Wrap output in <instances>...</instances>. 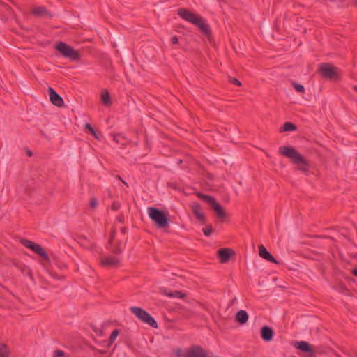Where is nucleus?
Listing matches in <instances>:
<instances>
[{
    "instance_id": "473e14b6",
    "label": "nucleus",
    "mask_w": 357,
    "mask_h": 357,
    "mask_svg": "<svg viewBox=\"0 0 357 357\" xmlns=\"http://www.w3.org/2000/svg\"><path fill=\"white\" fill-rule=\"evenodd\" d=\"M97 205V199L95 197H92L90 201V206L92 208H95Z\"/></svg>"
},
{
    "instance_id": "4be33fe9",
    "label": "nucleus",
    "mask_w": 357,
    "mask_h": 357,
    "mask_svg": "<svg viewBox=\"0 0 357 357\" xmlns=\"http://www.w3.org/2000/svg\"><path fill=\"white\" fill-rule=\"evenodd\" d=\"M14 239L15 240L16 243H20L23 245H40L39 244L34 243L33 241L19 236L15 237Z\"/></svg>"
},
{
    "instance_id": "bb28decb",
    "label": "nucleus",
    "mask_w": 357,
    "mask_h": 357,
    "mask_svg": "<svg viewBox=\"0 0 357 357\" xmlns=\"http://www.w3.org/2000/svg\"><path fill=\"white\" fill-rule=\"evenodd\" d=\"M119 331L118 329H114L111 335H110V337L109 338V344L111 345L112 344L114 343V342L115 341V340L116 339L117 336L119 335Z\"/></svg>"
},
{
    "instance_id": "58836bf2",
    "label": "nucleus",
    "mask_w": 357,
    "mask_h": 357,
    "mask_svg": "<svg viewBox=\"0 0 357 357\" xmlns=\"http://www.w3.org/2000/svg\"><path fill=\"white\" fill-rule=\"evenodd\" d=\"M112 252H113L114 254H120V253H121V252H122V250H121L120 248L117 247V248H116L115 250H114Z\"/></svg>"
},
{
    "instance_id": "f257e3e1",
    "label": "nucleus",
    "mask_w": 357,
    "mask_h": 357,
    "mask_svg": "<svg viewBox=\"0 0 357 357\" xmlns=\"http://www.w3.org/2000/svg\"><path fill=\"white\" fill-rule=\"evenodd\" d=\"M178 14L183 20L197 26L202 33L206 36L210 43L213 42V33L209 25L204 22V20L201 16L184 8H179Z\"/></svg>"
},
{
    "instance_id": "b1692460",
    "label": "nucleus",
    "mask_w": 357,
    "mask_h": 357,
    "mask_svg": "<svg viewBox=\"0 0 357 357\" xmlns=\"http://www.w3.org/2000/svg\"><path fill=\"white\" fill-rule=\"evenodd\" d=\"M313 237L324 239L326 241L324 243L326 244L333 245L337 243V241L334 238L330 237L328 236H314Z\"/></svg>"
},
{
    "instance_id": "423d86ee",
    "label": "nucleus",
    "mask_w": 357,
    "mask_h": 357,
    "mask_svg": "<svg viewBox=\"0 0 357 357\" xmlns=\"http://www.w3.org/2000/svg\"><path fill=\"white\" fill-rule=\"evenodd\" d=\"M174 353L176 357H208L206 351L199 345H192L185 349L178 348Z\"/></svg>"
},
{
    "instance_id": "e433bc0d",
    "label": "nucleus",
    "mask_w": 357,
    "mask_h": 357,
    "mask_svg": "<svg viewBox=\"0 0 357 357\" xmlns=\"http://www.w3.org/2000/svg\"><path fill=\"white\" fill-rule=\"evenodd\" d=\"M167 185L173 189L177 188V184L176 183H168Z\"/></svg>"
},
{
    "instance_id": "f03ea898",
    "label": "nucleus",
    "mask_w": 357,
    "mask_h": 357,
    "mask_svg": "<svg viewBox=\"0 0 357 357\" xmlns=\"http://www.w3.org/2000/svg\"><path fill=\"white\" fill-rule=\"evenodd\" d=\"M279 154L289 158L291 161L297 165V168L299 171L302 172L305 174H308L310 164L305 160V158L297 150L291 146H283L279 147Z\"/></svg>"
},
{
    "instance_id": "5701e85b",
    "label": "nucleus",
    "mask_w": 357,
    "mask_h": 357,
    "mask_svg": "<svg viewBox=\"0 0 357 357\" xmlns=\"http://www.w3.org/2000/svg\"><path fill=\"white\" fill-rule=\"evenodd\" d=\"M191 209H192V213L195 216H197V215H199V213L202 212L201 204L197 202H195L192 203V204L191 206Z\"/></svg>"
},
{
    "instance_id": "72a5a7b5",
    "label": "nucleus",
    "mask_w": 357,
    "mask_h": 357,
    "mask_svg": "<svg viewBox=\"0 0 357 357\" xmlns=\"http://www.w3.org/2000/svg\"><path fill=\"white\" fill-rule=\"evenodd\" d=\"M171 43L173 45H176L178 43V38L176 36H174L171 38Z\"/></svg>"
},
{
    "instance_id": "39448f33",
    "label": "nucleus",
    "mask_w": 357,
    "mask_h": 357,
    "mask_svg": "<svg viewBox=\"0 0 357 357\" xmlns=\"http://www.w3.org/2000/svg\"><path fill=\"white\" fill-rule=\"evenodd\" d=\"M197 196L211 206L212 210L218 218L224 220V219L227 218V213L225 208L213 196L205 195L200 192L197 193Z\"/></svg>"
},
{
    "instance_id": "37998d69",
    "label": "nucleus",
    "mask_w": 357,
    "mask_h": 357,
    "mask_svg": "<svg viewBox=\"0 0 357 357\" xmlns=\"http://www.w3.org/2000/svg\"><path fill=\"white\" fill-rule=\"evenodd\" d=\"M183 162V160L181 159H178V161H177V163L178 165L181 164Z\"/></svg>"
},
{
    "instance_id": "7ed1b4c3",
    "label": "nucleus",
    "mask_w": 357,
    "mask_h": 357,
    "mask_svg": "<svg viewBox=\"0 0 357 357\" xmlns=\"http://www.w3.org/2000/svg\"><path fill=\"white\" fill-rule=\"evenodd\" d=\"M148 214L157 227L166 228L169 227V218L167 213L158 208L151 206L148 208Z\"/></svg>"
},
{
    "instance_id": "1a4fd4ad",
    "label": "nucleus",
    "mask_w": 357,
    "mask_h": 357,
    "mask_svg": "<svg viewBox=\"0 0 357 357\" xmlns=\"http://www.w3.org/2000/svg\"><path fill=\"white\" fill-rule=\"evenodd\" d=\"M41 176L40 170L38 168H32L27 178L24 181V187L25 190L31 194L36 188V184L40 180Z\"/></svg>"
},
{
    "instance_id": "c85d7f7f",
    "label": "nucleus",
    "mask_w": 357,
    "mask_h": 357,
    "mask_svg": "<svg viewBox=\"0 0 357 357\" xmlns=\"http://www.w3.org/2000/svg\"><path fill=\"white\" fill-rule=\"evenodd\" d=\"M195 217L202 225H205L206 223V218L202 212L199 213V215H197Z\"/></svg>"
},
{
    "instance_id": "ddd939ff",
    "label": "nucleus",
    "mask_w": 357,
    "mask_h": 357,
    "mask_svg": "<svg viewBox=\"0 0 357 357\" xmlns=\"http://www.w3.org/2000/svg\"><path fill=\"white\" fill-rule=\"evenodd\" d=\"M295 347L303 352L308 354L310 356L315 354V351L313 347L310 344L307 342L300 341L296 342L294 344Z\"/></svg>"
},
{
    "instance_id": "9d476101",
    "label": "nucleus",
    "mask_w": 357,
    "mask_h": 357,
    "mask_svg": "<svg viewBox=\"0 0 357 357\" xmlns=\"http://www.w3.org/2000/svg\"><path fill=\"white\" fill-rule=\"evenodd\" d=\"M217 256L222 264H225L235 258L236 252L233 249L224 248L217 251Z\"/></svg>"
},
{
    "instance_id": "aec40b11",
    "label": "nucleus",
    "mask_w": 357,
    "mask_h": 357,
    "mask_svg": "<svg viewBox=\"0 0 357 357\" xmlns=\"http://www.w3.org/2000/svg\"><path fill=\"white\" fill-rule=\"evenodd\" d=\"M297 126L294 123L287 121L285 122L282 126L280 128V132H292L296 131L297 130Z\"/></svg>"
},
{
    "instance_id": "a878e982",
    "label": "nucleus",
    "mask_w": 357,
    "mask_h": 357,
    "mask_svg": "<svg viewBox=\"0 0 357 357\" xmlns=\"http://www.w3.org/2000/svg\"><path fill=\"white\" fill-rule=\"evenodd\" d=\"M166 295L170 298H183L185 296V294L179 291H174L170 294H166Z\"/></svg>"
},
{
    "instance_id": "0eeeda50",
    "label": "nucleus",
    "mask_w": 357,
    "mask_h": 357,
    "mask_svg": "<svg viewBox=\"0 0 357 357\" xmlns=\"http://www.w3.org/2000/svg\"><path fill=\"white\" fill-rule=\"evenodd\" d=\"M130 311L143 323L148 324L153 328L158 327L155 319L145 310L139 307L132 306L130 307Z\"/></svg>"
},
{
    "instance_id": "a19ab883",
    "label": "nucleus",
    "mask_w": 357,
    "mask_h": 357,
    "mask_svg": "<svg viewBox=\"0 0 357 357\" xmlns=\"http://www.w3.org/2000/svg\"><path fill=\"white\" fill-rule=\"evenodd\" d=\"M352 273L353 274L357 277V268H354L353 271H352Z\"/></svg>"
},
{
    "instance_id": "dca6fc26",
    "label": "nucleus",
    "mask_w": 357,
    "mask_h": 357,
    "mask_svg": "<svg viewBox=\"0 0 357 357\" xmlns=\"http://www.w3.org/2000/svg\"><path fill=\"white\" fill-rule=\"evenodd\" d=\"M31 14L37 17H52L50 12L45 6H36L31 9Z\"/></svg>"
},
{
    "instance_id": "a211bd4d",
    "label": "nucleus",
    "mask_w": 357,
    "mask_h": 357,
    "mask_svg": "<svg viewBox=\"0 0 357 357\" xmlns=\"http://www.w3.org/2000/svg\"><path fill=\"white\" fill-rule=\"evenodd\" d=\"M29 248L30 249H31L35 253H36L39 256H40L42 258V260L43 261H45L47 263L50 262V257L43 247H29Z\"/></svg>"
},
{
    "instance_id": "c756f323",
    "label": "nucleus",
    "mask_w": 357,
    "mask_h": 357,
    "mask_svg": "<svg viewBox=\"0 0 357 357\" xmlns=\"http://www.w3.org/2000/svg\"><path fill=\"white\" fill-rule=\"evenodd\" d=\"M293 86H294V88L295 89V90L297 92H299V93H304L305 92V88H304V86L303 85H301L300 84H297V83H294Z\"/></svg>"
},
{
    "instance_id": "9b49d317",
    "label": "nucleus",
    "mask_w": 357,
    "mask_h": 357,
    "mask_svg": "<svg viewBox=\"0 0 357 357\" xmlns=\"http://www.w3.org/2000/svg\"><path fill=\"white\" fill-rule=\"evenodd\" d=\"M47 91L52 104L59 107L64 106V102L62 97L59 95L52 87L49 86Z\"/></svg>"
},
{
    "instance_id": "4c0bfd02",
    "label": "nucleus",
    "mask_w": 357,
    "mask_h": 357,
    "mask_svg": "<svg viewBox=\"0 0 357 357\" xmlns=\"http://www.w3.org/2000/svg\"><path fill=\"white\" fill-rule=\"evenodd\" d=\"M205 176L210 180H213L214 178V176L213 174H212L210 172H206V174H205Z\"/></svg>"
},
{
    "instance_id": "c9c22d12",
    "label": "nucleus",
    "mask_w": 357,
    "mask_h": 357,
    "mask_svg": "<svg viewBox=\"0 0 357 357\" xmlns=\"http://www.w3.org/2000/svg\"><path fill=\"white\" fill-rule=\"evenodd\" d=\"M25 151H26V154L27 156H29V157L33 156V153L29 148L26 147L25 149Z\"/></svg>"
},
{
    "instance_id": "20e7f679",
    "label": "nucleus",
    "mask_w": 357,
    "mask_h": 357,
    "mask_svg": "<svg viewBox=\"0 0 357 357\" xmlns=\"http://www.w3.org/2000/svg\"><path fill=\"white\" fill-rule=\"evenodd\" d=\"M317 73L327 80L340 82L342 79L339 69L330 63H321Z\"/></svg>"
},
{
    "instance_id": "a18cd8bd",
    "label": "nucleus",
    "mask_w": 357,
    "mask_h": 357,
    "mask_svg": "<svg viewBox=\"0 0 357 357\" xmlns=\"http://www.w3.org/2000/svg\"><path fill=\"white\" fill-rule=\"evenodd\" d=\"M354 90H355L356 91H357V86H354Z\"/></svg>"
},
{
    "instance_id": "6ab92c4d",
    "label": "nucleus",
    "mask_w": 357,
    "mask_h": 357,
    "mask_svg": "<svg viewBox=\"0 0 357 357\" xmlns=\"http://www.w3.org/2000/svg\"><path fill=\"white\" fill-rule=\"evenodd\" d=\"M101 102L102 103L107 107L112 105L111 96L107 89H103L101 93Z\"/></svg>"
},
{
    "instance_id": "2eb2a0df",
    "label": "nucleus",
    "mask_w": 357,
    "mask_h": 357,
    "mask_svg": "<svg viewBox=\"0 0 357 357\" xmlns=\"http://www.w3.org/2000/svg\"><path fill=\"white\" fill-rule=\"evenodd\" d=\"M259 255L261 258L266 261L278 264V261L271 254V252L268 251L266 247H259Z\"/></svg>"
},
{
    "instance_id": "2f4dec72",
    "label": "nucleus",
    "mask_w": 357,
    "mask_h": 357,
    "mask_svg": "<svg viewBox=\"0 0 357 357\" xmlns=\"http://www.w3.org/2000/svg\"><path fill=\"white\" fill-rule=\"evenodd\" d=\"M64 355H65V353L62 350L57 349L54 351L53 356L54 357H61V356H63Z\"/></svg>"
},
{
    "instance_id": "7c9ffc66",
    "label": "nucleus",
    "mask_w": 357,
    "mask_h": 357,
    "mask_svg": "<svg viewBox=\"0 0 357 357\" xmlns=\"http://www.w3.org/2000/svg\"><path fill=\"white\" fill-rule=\"evenodd\" d=\"M213 231V229L211 225L206 226V227H204L203 229V232H204V235L206 236H208L212 233Z\"/></svg>"
},
{
    "instance_id": "412c9836",
    "label": "nucleus",
    "mask_w": 357,
    "mask_h": 357,
    "mask_svg": "<svg viewBox=\"0 0 357 357\" xmlns=\"http://www.w3.org/2000/svg\"><path fill=\"white\" fill-rule=\"evenodd\" d=\"M236 319L241 324H245L248 319V314L247 312L243 310L238 311L236 313Z\"/></svg>"
},
{
    "instance_id": "ea45409f",
    "label": "nucleus",
    "mask_w": 357,
    "mask_h": 357,
    "mask_svg": "<svg viewBox=\"0 0 357 357\" xmlns=\"http://www.w3.org/2000/svg\"><path fill=\"white\" fill-rule=\"evenodd\" d=\"M116 178H117L118 179H119L120 181H122V182H123L126 185H127V186H128L127 183H126L124 180H123V179L121 178V177L119 175H116Z\"/></svg>"
},
{
    "instance_id": "cd10ccee",
    "label": "nucleus",
    "mask_w": 357,
    "mask_h": 357,
    "mask_svg": "<svg viewBox=\"0 0 357 357\" xmlns=\"http://www.w3.org/2000/svg\"><path fill=\"white\" fill-rule=\"evenodd\" d=\"M228 81H229V82L234 84V85H236L237 86H241L242 85L241 82L236 77L229 76Z\"/></svg>"
},
{
    "instance_id": "f704fd0d",
    "label": "nucleus",
    "mask_w": 357,
    "mask_h": 357,
    "mask_svg": "<svg viewBox=\"0 0 357 357\" xmlns=\"http://www.w3.org/2000/svg\"><path fill=\"white\" fill-rule=\"evenodd\" d=\"M120 207V204L117 202H114L111 206V208L114 211L118 210Z\"/></svg>"
},
{
    "instance_id": "f3484780",
    "label": "nucleus",
    "mask_w": 357,
    "mask_h": 357,
    "mask_svg": "<svg viewBox=\"0 0 357 357\" xmlns=\"http://www.w3.org/2000/svg\"><path fill=\"white\" fill-rule=\"evenodd\" d=\"M84 129L86 132L91 135L95 139L100 140L102 137L100 131L96 130L89 123L84 125Z\"/></svg>"
},
{
    "instance_id": "c03bdc74",
    "label": "nucleus",
    "mask_w": 357,
    "mask_h": 357,
    "mask_svg": "<svg viewBox=\"0 0 357 357\" xmlns=\"http://www.w3.org/2000/svg\"><path fill=\"white\" fill-rule=\"evenodd\" d=\"M354 4L355 6H357V1H356V0H354Z\"/></svg>"
},
{
    "instance_id": "393cba45",
    "label": "nucleus",
    "mask_w": 357,
    "mask_h": 357,
    "mask_svg": "<svg viewBox=\"0 0 357 357\" xmlns=\"http://www.w3.org/2000/svg\"><path fill=\"white\" fill-rule=\"evenodd\" d=\"M10 351L7 346L4 344H0V357H9Z\"/></svg>"
},
{
    "instance_id": "6e6552de",
    "label": "nucleus",
    "mask_w": 357,
    "mask_h": 357,
    "mask_svg": "<svg viewBox=\"0 0 357 357\" xmlns=\"http://www.w3.org/2000/svg\"><path fill=\"white\" fill-rule=\"evenodd\" d=\"M55 49L66 58L72 61H78L81 59V55L77 50H75L71 46L64 42H59L55 45Z\"/></svg>"
},
{
    "instance_id": "79ce46f5",
    "label": "nucleus",
    "mask_w": 357,
    "mask_h": 357,
    "mask_svg": "<svg viewBox=\"0 0 357 357\" xmlns=\"http://www.w3.org/2000/svg\"><path fill=\"white\" fill-rule=\"evenodd\" d=\"M120 135H114V140H115L116 142H118V137H119Z\"/></svg>"
},
{
    "instance_id": "4468645a",
    "label": "nucleus",
    "mask_w": 357,
    "mask_h": 357,
    "mask_svg": "<svg viewBox=\"0 0 357 357\" xmlns=\"http://www.w3.org/2000/svg\"><path fill=\"white\" fill-rule=\"evenodd\" d=\"M261 337L265 342H270L273 340L274 336V331L273 328L268 326H264L260 331Z\"/></svg>"
},
{
    "instance_id": "f8f14e48",
    "label": "nucleus",
    "mask_w": 357,
    "mask_h": 357,
    "mask_svg": "<svg viewBox=\"0 0 357 357\" xmlns=\"http://www.w3.org/2000/svg\"><path fill=\"white\" fill-rule=\"evenodd\" d=\"M121 259L118 257L107 256L100 257V265L105 267H118Z\"/></svg>"
}]
</instances>
